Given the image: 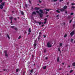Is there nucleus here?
Returning <instances> with one entry per match:
<instances>
[{
	"instance_id": "obj_3",
	"label": "nucleus",
	"mask_w": 75,
	"mask_h": 75,
	"mask_svg": "<svg viewBox=\"0 0 75 75\" xmlns=\"http://www.w3.org/2000/svg\"><path fill=\"white\" fill-rule=\"evenodd\" d=\"M20 11L21 12V15H22V16H23L24 14V12L23 11Z\"/></svg>"
},
{
	"instance_id": "obj_43",
	"label": "nucleus",
	"mask_w": 75,
	"mask_h": 75,
	"mask_svg": "<svg viewBox=\"0 0 75 75\" xmlns=\"http://www.w3.org/2000/svg\"><path fill=\"white\" fill-rule=\"evenodd\" d=\"M36 12L38 13H40V12L38 11H36Z\"/></svg>"
},
{
	"instance_id": "obj_17",
	"label": "nucleus",
	"mask_w": 75,
	"mask_h": 75,
	"mask_svg": "<svg viewBox=\"0 0 75 75\" xmlns=\"http://www.w3.org/2000/svg\"><path fill=\"white\" fill-rule=\"evenodd\" d=\"M13 29H14V30H15L16 31L18 30V29L17 28H13Z\"/></svg>"
},
{
	"instance_id": "obj_25",
	"label": "nucleus",
	"mask_w": 75,
	"mask_h": 75,
	"mask_svg": "<svg viewBox=\"0 0 75 75\" xmlns=\"http://www.w3.org/2000/svg\"><path fill=\"white\" fill-rule=\"evenodd\" d=\"M35 10H38L39 9V8L37 7H35Z\"/></svg>"
},
{
	"instance_id": "obj_9",
	"label": "nucleus",
	"mask_w": 75,
	"mask_h": 75,
	"mask_svg": "<svg viewBox=\"0 0 75 75\" xmlns=\"http://www.w3.org/2000/svg\"><path fill=\"white\" fill-rule=\"evenodd\" d=\"M7 37L8 38L9 40H10V36H9V35H8V34H7Z\"/></svg>"
},
{
	"instance_id": "obj_48",
	"label": "nucleus",
	"mask_w": 75,
	"mask_h": 75,
	"mask_svg": "<svg viewBox=\"0 0 75 75\" xmlns=\"http://www.w3.org/2000/svg\"><path fill=\"white\" fill-rule=\"evenodd\" d=\"M3 0H0V3H1L2 2Z\"/></svg>"
},
{
	"instance_id": "obj_32",
	"label": "nucleus",
	"mask_w": 75,
	"mask_h": 75,
	"mask_svg": "<svg viewBox=\"0 0 75 75\" xmlns=\"http://www.w3.org/2000/svg\"><path fill=\"white\" fill-rule=\"evenodd\" d=\"M73 71V70H71L70 71V73H72V71Z\"/></svg>"
},
{
	"instance_id": "obj_20",
	"label": "nucleus",
	"mask_w": 75,
	"mask_h": 75,
	"mask_svg": "<svg viewBox=\"0 0 75 75\" xmlns=\"http://www.w3.org/2000/svg\"><path fill=\"white\" fill-rule=\"evenodd\" d=\"M72 66H73V67H75V62L73 63L72 64Z\"/></svg>"
},
{
	"instance_id": "obj_31",
	"label": "nucleus",
	"mask_w": 75,
	"mask_h": 75,
	"mask_svg": "<svg viewBox=\"0 0 75 75\" xmlns=\"http://www.w3.org/2000/svg\"><path fill=\"white\" fill-rule=\"evenodd\" d=\"M63 1H64V0H59V2H60V3H61V2Z\"/></svg>"
},
{
	"instance_id": "obj_11",
	"label": "nucleus",
	"mask_w": 75,
	"mask_h": 75,
	"mask_svg": "<svg viewBox=\"0 0 75 75\" xmlns=\"http://www.w3.org/2000/svg\"><path fill=\"white\" fill-rule=\"evenodd\" d=\"M43 68L44 69H47V66H45L44 67H43Z\"/></svg>"
},
{
	"instance_id": "obj_61",
	"label": "nucleus",
	"mask_w": 75,
	"mask_h": 75,
	"mask_svg": "<svg viewBox=\"0 0 75 75\" xmlns=\"http://www.w3.org/2000/svg\"><path fill=\"white\" fill-rule=\"evenodd\" d=\"M44 38H45V37H46V36H45V35H44Z\"/></svg>"
},
{
	"instance_id": "obj_42",
	"label": "nucleus",
	"mask_w": 75,
	"mask_h": 75,
	"mask_svg": "<svg viewBox=\"0 0 75 75\" xmlns=\"http://www.w3.org/2000/svg\"><path fill=\"white\" fill-rule=\"evenodd\" d=\"M38 40H40V37H38Z\"/></svg>"
},
{
	"instance_id": "obj_29",
	"label": "nucleus",
	"mask_w": 75,
	"mask_h": 75,
	"mask_svg": "<svg viewBox=\"0 0 75 75\" xmlns=\"http://www.w3.org/2000/svg\"><path fill=\"white\" fill-rule=\"evenodd\" d=\"M67 34H65V35L64 36V37L65 38V37H67Z\"/></svg>"
},
{
	"instance_id": "obj_41",
	"label": "nucleus",
	"mask_w": 75,
	"mask_h": 75,
	"mask_svg": "<svg viewBox=\"0 0 75 75\" xmlns=\"http://www.w3.org/2000/svg\"><path fill=\"white\" fill-rule=\"evenodd\" d=\"M14 28V26H11V28Z\"/></svg>"
},
{
	"instance_id": "obj_55",
	"label": "nucleus",
	"mask_w": 75,
	"mask_h": 75,
	"mask_svg": "<svg viewBox=\"0 0 75 75\" xmlns=\"http://www.w3.org/2000/svg\"><path fill=\"white\" fill-rule=\"evenodd\" d=\"M75 24H73V27H74V26H75Z\"/></svg>"
},
{
	"instance_id": "obj_16",
	"label": "nucleus",
	"mask_w": 75,
	"mask_h": 75,
	"mask_svg": "<svg viewBox=\"0 0 75 75\" xmlns=\"http://www.w3.org/2000/svg\"><path fill=\"white\" fill-rule=\"evenodd\" d=\"M34 58V56L33 54L32 56V59H33Z\"/></svg>"
},
{
	"instance_id": "obj_46",
	"label": "nucleus",
	"mask_w": 75,
	"mask_h": 75,
	"mask_svg": "<svg viewBox=\"0 0 75 75\" xmlns=\"http://www.w3.org/2000/svg\"><path fill=\"white\" fill-rule=\"evenodd\" d=\"M18 70H19L18 69H16V72H17L18 71Z\"/></svg>"
},
{
	"instance_id": "obj_59",
	"label": "nucleus",
	"mask_w": 75,
	"mask_h": 75,
	"mask_svg": "<svg viewBox=\"0 0 75 75\" xmlns=\"http://www.w3.org/2000/svg\"><path fill=\"white\" fill-rule=\"evenodd\" d=\"M59 17V15H57L56 16V17Z\"/></svg>"
},
{
	"instance_id": "obj_35",
	"label": "nucleus",
	"mask_w": 75,
	"mask_h": 75,
	"mask_svg": "<svg viewBox=\"0 0 75 75\" xmlns=\"http://www.w3.org/2000/svg\"><path fill=\"white\" fill-rule=\"evenodd\" d=\"M5 56L6 57H8V55L7 53L5 54Z\"/></svg>"
},
{
	"instance_id": "obj_36",
	"label": "nucleus",
	"mask_w": 75,
	"mask_h": 75,
	"mask_svg": "<svg viewBox=\"0 0 75 75\" xmlns=\"http://www.w3.org/2000/svg\"><path fill=\"white\" fill-rule=\"evenodd\" d=\"M71 8H75V6H72Z\"/></svg>"
},
{
	"instance_id": "obj_8",
	"label": "nucleus",
	"mask_w": 75,
	"mask_h": 75,
	"mask_svg": "<svg viewBox=\"0 0 75 75\" xmlns=\"http://www.w3.org/2000/svg\"><path fill=\"white\" fill-rule=\"evenodd\" d=\"M45 10H46V11H49V10H51V9H47L45 8Z\"/></svg>"
},
{
	"instance_id": "obj_10",
	"label": "nucleus",
	"mask_w": 75,
	"mask_h": 75,
	"mask_svg": "<svg viewBox=\"0 0 75 75\" xmlns=\"http://www.w3.org/2000/svg\"><path fill=\"white\" fill-rule=\"evenodd\" d=\"M40 11L41 12V13H44V12H43V11L41 9L40 10Z\"/></svg>"
},
{
	"instance_id": "obj_34",
	"label": "nucleus",
	"mask_w": 75,
	"mask_h": 75,
	"mask_svg": "<svg viewBox=\"0 0 75 75\" xmlns=\"http://www.w3.org/2000/svg\"><path fill=\"white\" fill-rule=\"evenodd\" d=\"M73 39H72L71 40V42H73Z\"/></svg>"
},
{
	"instance_id": "obj_30",
	"label": "nucleus",
	"mask_w": 75,
	"mask_h": 75,
	"mask_svg": "<svg viewBox=\"0 0 75 75\" xmlns=\"http://www.w3.org/2000/svg\"><path fill=\"white\" fill-rule=\"evenodd\" d=\"M72 20H71L70 21H69V23H71V22H72Z\"/></svg>"
},
{
	"instance_id": "obj_56",
	"label": "nucleus",
	"mask_w": 75,
	"mask_h": 75,
	"mask_svg": "<svg viewBox=\"0 0 75 75\" xmlns=\"http://www.w3.org/2000/svg\"><path fill=\"white\" fill-rule=\"evenodd\" d=\"M73 14H74V13H71V15H73Z\"/></svg>"
},
{
	"instance_id": "obj_53",
	"label": "nucleus",
	"mask_w": 75,
	"mask_h": 75,
	"mask_svg": "<svg viewBox=\"0 0 75 75\" xmlns=\"http://www.w3.org/2000/svg\"><path fill=\"white\" fill-rule=\"evenodd\" d=\"M45 14H48V12L47 11L46 12Z\"/></svg>"
},
{
	"instance_id": "obj_33",
	"label": "nucleus",
	"mask_w": 75,
	"mask_h": 75,
	"mask_svg": "<svg viewBox=\"0 0 75 75\" xmlns=\"http://www.w3.org/2000/svg\"><path fill=\"white\" fill-rule=\"evenodd\" d=\"M38 1L40 3H41L42 2V1H41L40 0H39Z\"/></svg>"
},
{
	"instance_id": "obj_26",
	"label": "nucleus",
	"mask_w": 75,
	"mask_h": 75,
	"mask_svg": "<svg viewBox=\"0 0 75 75\" xmlns=\"http://www.w3.org/2000/svg\"><path fill=\"white\" fill-rule=\"evenodd\" d=\"M56 12H57V13H60V11H59L58 10H57L56 11Z\"/></svg>"
},
{
	"instance_id": "obj_24",
	"label": "nucleus",
	"mask_w": 75,
	"mask_h": 75,
	"mask_svg": "<svg viewBox=\"0 0 75 75\" xmlns=\"http://www.w3.org/2000/svg\"><path fill=\"white\" fill-rule=\"evenodd\" d=\"M68 18L69 19L71 18V16H68Z\"/></svg>"
},
{
	"instance_id": "obj_60",
	"label": "nucleus",
	"mask_w": 75,
	"mask_h": 75,
	"mask_svg": "<svg viewBox=\"0 0 75 75\" xmlns=\"http://www.w3.org/2000/svg\"><path fill=\"white\" fill-rule=\"evenodd\" d=\"M63 24H64V25H65V23H63Z\"/></svg>"
},
{
	"instance_id": "obj_22",
	"label": "nucleus",
	"mask_w": 75,
	"mask_h": 75,
	"mask_svg": "<svg viewBox=\"0 0 75 75\" xmlns=\"http://www.w3.org/2000/svg\"><path fill=\"white\" fill-rule=\"evenodd\" d=\"M33 14H35V15H36V13L35 12H33L32 13Z\"/></svg>"
},
{
	"instance_id": "obj_14",
	"label": "nucleus",
	"mask_w": 75,
	"mask_h": 75,
	"mask_svg": "<svg viewBox=\"0 0 75 75\" xmlns=\"http://www.w3.org/2000/svg\"><path fill=\"white\" fill-rule=\"evenodd\" d=\"M34 72V69H32L30 71L31 73H33Z\"/></svg>"
},
{
	"instance_id": "obj_38",
	"label": "nucleus",
	"mask_w": 75,
	"mask_h": 75,
	"mask_svg": "<svg viewBox=\"0 0 75 75\" xmlns=\"http://www.w3.org/2000/svg\"><path fill=\"white\" fill-rule=\"evenodd\" d=\"M28 5L27 4H25V6L26 7H27Z\"/></svg>"
},
{
	"instance_id": "obj_15",
	"label": "nucleus",
	"mask_w": 75,
	"mask_h": 75,
	"mask_svg": "<svg viewBox=\"0 0 75 75\" xmlns=\"http://www.w3.org/2000/svg\"><path fill=\"white\" fill-rule=\"evenodd\" d=\"M28 31L29 33H31V29L29 28L28 29Z\"/></svg>"
},
{
	"instance_id": "obj_45",
	"label": "nucleus",
	"mask_w": 75,
	"mask_h": 75,
	"mask_svg": "<svg viewBox=\"0 0 75 75\" xmlns=\"http://www.w3.org/2000/svg\"><path fill=\"white\" fill-rule=\"evenodd\" d=\"M54 2H55L56 1H58V0H54Z\"/></svg>"
},
{
	"instance_id": "obj_2",
	"label": "nucleus",
	"mask_w": 75,
	"mask_h": 75,
	"mask_svg": "<svg viewBox=\"0 0 75 75\" xmlns=\"http://www.w3.org/2000/svg\"><path fill=\"white\" fill-rule=\"evenodd\" d=\"M74 33H75V32H74V31H73L70 33V35H71V37H72V36L74 35Z\"/></svg>"
},
{
	"instance_id": "obj_37",
	"label": "nucleus",
	"mask_w": 75,
	"mask_h": 75,
	"mask_svg": "<svg viewBox=\"0 0 75 75\" xmlns=\"http://www.w3.org/2000/svg\"><path fill=\"white\" fill-rule=\"evenodd\" d=\"M47 18H45V19L44 20L45 21H47Z\"/></svg>"
},
{
	"instance_id": "obj_49",
	"label": "nucleus",
	"mask_w": 75,
	"mask_h": 75,
	"mask_svg": "<svg viewBox=\"0 0 75 75\" xmlns=\"http://www.w3.org/2000/svg\"><path fill=\"white\" fill-rule=\"evenodd\" d=\"M14 20L15 21H16V20H17V18H14Z\"/></svg>"
},
{
	"instance_id": "obj_58",
	"label": "nucleus",
	"mask_w": 75,
	"mask_h": 75,
	"mask_svg": "<svg viewBox=\"0 0 75 75\" xmlns=\"http://www.w3.org/2000/svg\"><path fill=\"white\" fill-rule=\"evenodd\" d=\"M41 34H42L41 32L39 33V35H41Z\"/></svg>"
},
{
	"instance_id": "obj_51",
	"label": "nucleus",
	"mask_w": 75,
	"mask_h": 75,
	"mask_svg": "<svg viewBox=\"0 0 75 75\" xmlns=\"http://www.w3.org/2000/svg\"><path fill=\"white\" fill-rule=\"evenodd\" d=\"M3 71H7V70H6V69H3Z\"/></svg>"
},
{
	"instance_id": "obj_27",
	"label": "nucleus",
	"mask_w": 75,
	"mask_h": 75,
	"mask_svg": "<svg viewBox=\"0 0 75 75\" xmlns=\"http://www.w3.org/2000/svg\"><path fill=\"white\" fill-rule=\"evenodd\" d=\"M60 47H62V43H60Z\"/></svg>"
},
{
	"instance_id": "obj_28",
	"label": "nucleus",
	"mask_w": 75,
	"mask_h": 75,
	"mask_svg": "<svg viewBox=\"0 0 75 75\" xmlns=\"http://www.w3.org/2000/svg\"><path fill=\"white\" fill-rule=\"evenodd\" d=\"M21 36H20L18 38V40L19 39H20L21 38Z\"/></svg>"
},
{
	"instance_id": "obj_62",
	"label": "nucleus",
	"mask_w": 75,
	"mask_h": 75,
	"mask_svg": "<svg viewBox=\"0 0 75 75\" xmlns=\"http://www.w3.org/2000/svg\"><path fill=\"white\" fill-rule=\"evenodd\" d=\"M44 26V25H42V27H43Z\"/></svg>"
},
{
	"instance_id": "obj_44",
	"label": "nucleus",
	"mask_w": 75,
	"mask_h": 75,
	"mask_svg": "<svg viewBox=\"0 0 75 75\" xmlns=\"http://www.w3.org/2000/svg\"><path fill=\"white\" fill-rule=\"evenodd\" d=\"M58 51H60V52H61V51L60 50L59 48H58Z\"/></svg>"
},
{
	"instance_id": "obj_52",
	"label": "nucleus",
	"mask_w": 75,
	"mask_h": 75,
	"mask_svg": "<svg viewBox=\"0 0 75 75\" xmlns=\"http://www.w3.org/2000/svg\"><path fill=\"white\" fill-rule=\"evenodd\" d=\"M44 52L45 53L46 52V50L45 49L44 50Z\"/></svg>"
},
{
	"instance_id": "obj_47",
	"label": "nucleus",
	"mask_w": 75,
	"mask_h": 75,
	"mask_svg": "<svg viewBox=\"0 0 75 75\" xmlns=\"http://www.w3.org/2000/svg\"><path fill=\"white\" fill-rule=\"evenodd\" d=\"M33 9H34V8H33V6H32V7H31V10H33Z\"/></svg>"
},
{
	"instance_id": "obj_21",
	"label": "nucleus",
	"mask_w": 75,
	"mask_h": 75,
	"mask_svg": "<svg viewBox=\"0 0 75 75\" xmlns=\"http://www.w3.org/2000/svg\"><path fill=\"white\" fill-rule=\"evenodd\" d=\"M4 53L5 54H7V50L4 51Z\"/></svg>"
},
{
	"instance_id": "obj_5",
	"label": "nucleus",
	"mask_w": 75,
	"mask_h": 75,
	"mask_svg": "<svg viewBox=\"0 0 75 75\" xmlns=\"http://www.w3.org/2000/svg\"><path fill=\"white\" fill-rule=\"evenodd\" d=\"M35 23H37L38 24H39V25H41V23L40 22H39L38 21H35Z\"/></svg>"
},
{
	"instance_id": "obj_23",
	"label": "nucleus",
	"mask_w": 75,
	"mask_h": 75,
	"mask_svg": "<svg viewBox=\"0 0 75 75\" xmlns=\"http://www.w3.org/2000/svg\"><path fill=\"white\" fill-rule=\"evenodd\" d=\"M4 4H5V2H4L3 3H1V5H2V6H4Z\"/></svg>"
},
{
	"instance_id": "obj_18",
	"label": "nucleus",
	"mask_w": 75,
	"mask_h": 75,
	"mask_svg": "<svg viewBox=\"0 0 75 75\" xmlns=\"http://www.w3.org/2000/svg\"><path fill=\"white\" fill-rule=\"evenodd\" d=\"M9 18L10 20H11V21H12V19H13V17H10Z\"/></svg>"
},
{
	"instance_id": "obj_6",
	"label": "nucleus",
	"mask_w": 75,
	"mask_h": 75,
	"mask_svg": "<svg viewBox=\"0 0 75 75\" xmlns=\"http://www.w3.org/2000/svg\"><path fill=\"white\" fill-rule=\"evenodd\" d=\"M60 11L62 12H63V11H65V9L64 8H62L60 9Z\"/></svg>"
},
{
	"instance_id": "obj_64",
	"label": "nucleus",
	"mask_w": 75,
	"mask_h": 75,
	"mask_svg": "<svg viewBox=\"0 0 75 75\" xmlns=\"http://www.w3.org/2000/svg\"><path fill=\"white\" fill-rule=\"evenodd\" d=\"M48 16H49V15H47L46 16V17H48Z\"/></svg>"
},
{
	"instance_id": "obj_4",
	"label": "nucleus",
	"mask_w": 75,
	"mask_h": 75,
	"mask_svg": "<svg viewBox=\"0 0 75 75\" xmlns=\"http://www.w3.org/2000/svg\"><path fill=\"white\" fill-rule=\"evenodd\" d=\"M39 14L40 15V17L42 18V16H43L42 14L41 13H39Z\"/></svg>"
},
{
	"instance_id": "obj_1",
	"label": "nucleus",
	"mask_w": 75,
	"mask_h": 75,
	"mask_svg": "<svg viewBox=\"0 0 75 75\" xmlns=\"http://www.w3.org/2000/svg\"><path fill=\"white\" fill-rule=\"evenodd\" d=\"M47 45L48 47L49 48H50V47H51L52 46V45H50V43L49 42L47 43Z\"/></svg>"
},
{
	"instance_id": "obj_19",
	"label": "nucleus",
	"mask_w": 75,
	"mask_h": 75,
	"mask_svg": "<svg viewBox=\"0 0 75 75\" xmlns=\"http://www.w3.org/2000/svg\"><path fill=\"white\" fill-rule=\"evenodd\" d=\"M57 62H59V57H58L57 59Z\"/></svg>"
},
{
	"instance_id": "obj_7",
	"label": "nucleus",
	"mask_w": 75,
	"mask_h": 75,
	"mask_svg": "<svg viewBox=\"0 0 75 75\" xmlns=\"http://www.w3.org/2000/svg\"><path fill=\"white\" fill-rule=\"evenodd\" d=\"M0 7L1 9H3V6L1 5H0Z\"/></svg>"
},
{
	"instance_id": "obj_13",
	"label": "nucleus",
	"mask_w": 75,
	"mask_h": 75,
	"mask_svg": "<svg viewBox=\"0 0 75 75\" xmlns=\"http://www.w3.org/2000/svg\"><path fill=\"white\" fill-rule=\"evenodd\" d=\"M34 49H35V48H36V47H36V46H37V44H36V43H34Z\"/></svg>"
},
{
	"instance_id": "obj_57",
	"label": "nucleus",
	"mask_w": 75,
	"mask_h": 75,
	"mask_svg": "<svg viewBox=\"0 0 75 75\" xmlns=\"http://www.w3.org/2000/svg\"><path fill=\"white\" fill-rule=\"evenodd\" d=\"M46 23H47V21H45L44 22V24H46Z\"/></svg>"
},
{
	"instance_id": "obj_50",
	"label": "nucleus",
	"mask_w": 75,
	"mask_h": 75,
	"mask_svg": "<svg viewBox=\"0 0 75 75\" xmlns=\"http://www.w3.org/2000/svg\"><path fill=\"white\" fill-rule=\"evenodd\" d=\"M41 35H39L38 37H41Z\"/></svg>"
},
{
	"instance_id": "obj_54",
	"label": "nucleus",
	"mask_w": 75,
	"mask_h": 75,
	"mask_svg": "<svg viewBox=\"0 0 75 75\" xmlns=\"http://www.w3.org/2000/svg\"><path fill=\"white\" fill-rule=\"evenodd\" d=\"M65 13H66V14H67V11H65Z\"/></svg>"
},
{
	"instance_id": "obj_40",
	"label": "nucleus",
	"mask_w": 75,
	"mask_h": 75,
	"mask_svg": "<svg viewBox=\"0 0 75 75\" xmlns=\"http://www.w3.org/2000/svg\"><path fill=\"white\" fill-rule=\"evenodd\" d=\"M29 2L30 4H31V1H30V0H29Z\"/></svg>"
},
{
	"instance_id": "obj_12",
	"label": "nucleus",
	"mask_w": 75,
	"mask_h": 75,
	"mask_svg": "<svg viewBox=\"0 0 75 75\" xmlns=\"http://www.w3.org/2000/svg\"><path fill=\"white\" fill-rule=\"evenodd\" d=\"M63 8L64 9H66V8H67V6H64Z\"/></svg>"
},
{
	"instance_id": "obj_63",
	"label": "nucleus",
	"mask_w": 75,
	"mask_h": 75,
	"mask_svg": "<svg viewBox=\"0 0 75 75\" xmlns=\"http://www.w3.org/2000/svg\"><path fill=\"white\" fill-rule=\"evenodd\" d=\"M62 65H64V63H62Z\"/></svg>"
},
{
	"instance_id": "obj_39",
	"label": "nucleus",
	"mask_w": 75,
	"mask_h": 75,
	"mask_svg": "<svg viewBox=\"0 0 75 75\" xmlns=\"http://www.w3.org/2000/svg\"><path fill=\"white\" fill-rule=\"evenodd\" d=\"M75 4H74V3H72L71 4V5L72 6H73V5H75Z\"/></svg>"
}]
</instances>
